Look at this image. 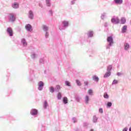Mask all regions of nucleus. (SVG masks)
Returning <instances> with one entry per match:
<instances>
[{
	"label": "nucleus",
	"mask_w": 131,
	"mask_h": 131,
	"mask_svg": "<svg viewBox=\"0 0 131 131\" xmlns=\"http://www.w3.org/2000/svg\"><path fill=\"white\" fill-rule=\"evenodd\" d=\"M49 13L50 14H51V15H53V10H49Z\"/></svg>",
	"instance_id": "obj_43"
},
{
	"label": "nucleus",
	"mask_w": 131,
	"mask_h": 131,
	"mask_svg": "<svg viewBox=\"0 0 131 131\" xmlns=\"http://www.w3.org/2000/svg\"><path fill=\"white\" fill-rule=\"evenodd\" d=\"M28 18L30 19V20H33L34 18V13H33V11L32 10H30L28 12Z\"/></svg>",
	"instance_id": "obj_4"
},
{
	"label": "nucleus",
	"mask_w": 131,
	"mask_h": 131,
	"mask_svg": "<svg viewBox=\"0 0 131 131\" xmlns=\"http://www.w3.org/2000/svg\"><path fill=\"white\" fill-rule=\"evenodd\" d=\"M84 85H89V81H85L84 82Z\"/></svg>",
	"instance_id": "obj_40"
},
{
	"label": "nucleus",
	"mask_w": 131,
	"mask_h": 131,
	"mask_svg": "<svg viewBox=\"0 0 131 131\" xmlns=\"http://www.w3.org/2000/svg\"><path fill=\"white\" fill-rule=\"evenodd\" d=\"M25 28L26 30H27V31H29V32H31V31H32L33 30L32 26L29 24L26 25Z\"/></svg>",
	"instance_id": "obj_7"
},
{
	"label": "nucleus",
	"mask_w": 131,
	"mask_h": 131,
	"mask_svg": "<svg viewBox=\"0 0 131 131\" xmlns=\"http://www.w3.org/2000/svg\"><path fill=\"white\" fill-rule=\"evenodd\" d=\"M121 74L120 73H118V74H117L118 75H121Z\"/></svg>",
	"instance_id": "obj_48"
},
{
	"label": "nucleus",
	"mask_w": 131,
	"mask_h": 131,
	"mask_svg": "<svg viewBox=\"0 0 131 131\" xmlns=\"http://www.w3.org/2000/svg\"><path fill=\"white\" fill-rule=\"evenodd\" d=\"M57 98L58 100H61L62 99V93L61 92H58Z\"/></svg>",
	"instance_id": "obj_17"
},
{
	"label": "nucleus",
	"mask_w": 131,
	"mask_h": 131,
	"mask_svg": "<svg viewBox=\"0 0 131 131\" xmlns=\"http://www.w3.org/2000/svg\"><path fill=\"white\" fill-rule=\"evenodd\" d=\"M43 86H45V83L42 81H40L38 83V91H42L43 90Z\"/></svg>",
	"instance_id": "obj_3"
},
{
	"label": "nucleus",
	"mask_w": 131,
	"mask_h": 131,
	"mask_svg": "<svg viewBox=\"0 0 131 131\" xmlns=\"http://www.w3.org/2000/svg\"><path fill=\"white\" fill-rule=\"evenodd\" d=\"M12 8H13V9H18L19 8V4H18L17 3H14L12 4Z\"/></svg>",
	"instance_id": "obj_12"
},
{
	"label": "nucleus",
	"mask_w": 131,
	"mask_h": 131,
	"mask_svg": "<svg viewBox=\"0 0 131 131\" xmlns=\"http://www.w3.org/2000/svg\"><path fill=\"white\" fill-rule=\"evenodd\" d=\"M49 106V104H48V102L47 100L45 101L43 103V108L44 109H47V107Z\"/></svg>",
	"instance_id": "obj_23"
},
{
	"label": "nucleus",
	"mask_w": 131,
	"mask_h": 131,
	"mask_svg": "<svg viewBox=\"0 0 131 131\" xmlns=\"http://www.w3.org/2000/svg\"><path fill=\"white\" fill-rule=\"evenodd\" d=\"M104 98H105V99H108V98H109V96L108 95V94H107L106 93H105L104 94Z\"/></svg>",
	"instance_id": "obj_35"
},
{
	"label": "nucleus",
	"mask_w": 131,
	"mask_h": 131,
	"mask_svg": "<svg viewBox=\"0 0 131 131\" xmlns=\"http://www.w3.org/2000/svg\"><path fill=\"white\" fill-rule=\"evenodd\" d=\"M110 75H111V72L108 71V72L106 73L104 75V78H107L108 77V76H110Z\"/></svg>",
	"instance_id": "obj_21"
},
{
	"label": "nucleus",
	"mask_w": 131,
	"mask_h": 131,
	"mask_svg": "<svg viewBox=\"0 0 131 131\" xmlns=\"http://www.w3.org/2000/svg\"><path fill=\"white\" fill-rule=\"evenodd\" d=\"M88 94H89V95H90V96H92V95H93V90H89V91H88Z\"/></svg>",
	"instance_id": "obj_31"
},
{
	"label": "nucleus",
	"mask_w": 131,
	"mask_h": 131,
	"mask_svg": "<svg viewBox=\"0 0 131 131\" xmlns=\"http://www.w3.org/2000/svg\"><path fill=\"white\" fill-rule=\"evenodd\" d=\"M98 121V118L96 116L93 117V122L96 123Z\"/></svg>",
	"instance_id": "obj_29"
},
{
	"label": "nucleus",
	"mask_w": 131,
	"mask_h": 131,
	"mask_svg": "<svg viewBox=\"0 0 131 131\" xmlns=\"http://www.w3.org/2000/svg\"><path fill=\"white\" fill-rule=\"evenodd\" d=\"M75 100L77 102H80V100H81V97L79 96H76L75 97Z\"/></svg>",
	"instance_id": "obj_27"
},
{
	"label": "nucleus",
	"mask_w": 131,
	"mask_h": 131,
	"mask_svg": "<svg viewBox=\"0 0 131 131\" xmlns=\"http://www.w3.org/2000/svg\"><path fill=\"white\" fill-rule=\"evenodd\" d=\"M92 78H93V80L94 81H97L98 82V80H99V77H98V76H96V75H94L92 77Z\"/></svg>",
	"instance_id": "obj_19"
},
{
	"label": "nucleus",
	"mask_w": 131,
	"mask_h": 131,
	"mask_svg": "<svg viewBox=\"0 0 131 131\" xmlns=\"http://www.w3.org/2000/svg\"><path fill=\"white\" fill-rule=\"evenodd\" d=\"M76 83H77V85H79V86L81 85V82H80V81H79L78 80H76Z\"/></svg>",
	"instance_id": "obj_33"
},
{
	"label": "nucleus",
	"mask_w": 131,
	"mask_h": 131,
	"mask_svg": "<svg viewBox=\"0 0 131 131\" xmlns=\"http://www.w3.org/2000/svg\"><path fill=\"white\" fill-rule=\"evenodd\" d=\"M55 90L57 91V92H59V91H60V90H61V87L60 86V85H57L56 86Z\"/></svg>",
	"instance_id": "obj_28"
},
{
	"label": "nucleus",
	"mask_w": 131,
	"mask_h": 131,
	"mask_svg": "<svg viewBox=\"0 0 131 131\" xmlns=\"http://www.w3.org/2000/svg\"><path fill=\"white\" fill-rule=\"evenodd\" d=\"M45 37L46 38H48V37H49V32H46Z\"/></svg>",
	"instance_id": "obj_36"
},
{
	"label": "nucleus",
	"mask_w": 131,
	"mask_h": 131,
	"mask_svg": "<svg viewBox=\"0 0 131 131\" xmlns=\"http://www.w3.org/2000/svg\"><path fill=\"white\" fill-rule=\"evenodd\" d=\"M111 22H112V23H115V24H119L120 20L119 19H118V18H112Z\"/></svg>",
	"instance_id": "obj_9"
},
{
	"label": "nucleus",
	"mask_w": 131,
	"mask_h": 131,
	"mask_svg": "<svg viewBox=\"0 0 131 131\" xmlns=\"http://www.w3.org/2000/svg\"><path fill=\"white\" fill-rule=\"evenodd\" d=\"M46 4L47 7H51L52 6V3H51V0H46Z\"/></svg>",
	"instance_id": "obj_15"
},
{
	"label": "nucleus",
	"mask_w": 131,
	"mask_h": 131,
	"mask_svg": "<svg viewBox=\"0 0 131 131\" xmlns=\"http://www.w3.org/2000/svg\"><path fill=\"white\" fill-rule=\"evenodd\" d=\"M62 26H59L60 30H64L69 26V22L68 21L63 20L62 21Z\"/></svg>",
	"instance_id": "obj_1"
},
{
	"label": "nucleus",
	"mask_w": 131,
	"mask_h": 131,
	"mask_svg": "<svg viewBox=\"0 0 131 131\" xmlns=\"http://www.w3.org/2000/svg\"><path fill=\"white\" fill-rule=\"evenodd\" d=\"M114 2L116 4L120 5L123 3V1L122 0H114Z\"/></svg>",
	"instance_id": "obj_22"
},
{
	"label": "nucleus",
	"mask_w": 131,
	"mask_h": 131,
	"mask_svg": "<svg viewBox=\"0 0 131 131\" xmlns=\"http://www.w3.org/2000/svg\"><path fill=\"white\" fill-rule=\"evenodd\" d=\"M111 69H112V66L110 65L107 67V71H111Z\"/></svg>",
	"instance_id": "obj_32"
},
{
	"label": "nucleus",
	"mask_w": 131,
	"mask_h": 131,
	"mask_svg": "<svg viewBox=\"0 0 131 131\" xmlns=\"http://www.w3.org/2000/svg\"><path fill=\"white\" fill-rule=\"evenodd\" d=\"M107 107H111L112 106V103L108 102L107 104Z\"/></svg>",
	"instance_id": "obj_37"
},
{
	"label": "nucleus",
	"mask_w": 131,
	"mask_h": 131,
	"mask_svg": "<svg viewBox=\"0 0 131 131\" xmlns=\"http://www.w3.org/2000/svg\"><path fill=\"white\" fill-rule=\"evenodd\" d=\"M120 22L121 24H125L126 22V19L124 17H122L120 19Z\"/></svg>",
	"instance_id": "obj_16"
},
{
	"label": "nucleus",
	"mask_w": 131,
	"mask_h": 131,
	"mask_svg": "<svg viewBox=\"0 0 131 131\" xmlns=\"http://www.w3.org/2000/svg\"><path fill=\"white\" fill-rule=\"evenodd\" d=\"M39 6L40 8H43V6L42 4H41V3H39Z\"/></svg>",
	"instance_id": "obj_42"
},
{
	"label": "nucleus",
	"mask_w": 131,
	"mask_h": 131,
	"mask_svg": "<svg viewBox=\"0 0 131 131\" xmlns=\"http://www.w3.org/2000/svg\"><path fill=\"white\" fill-rule=\"evenodd\" d=\"M118 82V81L117 80H114L113 82V84H116Z\"/></svg>",
	"instance_id": "obj_39"
},
{
	"label": "nucleus",
	"mask_w": 131,
	"mask_h": 131,
	"mask_svg": "<svg viewBox=\"0 0 131 131\" xmlns=\"http://www.w3.org/2000/svg\"><path fill=\"white\" fill-rule=\"evenodd\" d=\"M99 112H100V113H103V110H102V108H100V109L99 110Z\"/></svg>",
	"instance_id": "obj_46"
},
{
	"label": "nucleus",
	"mask_w": 131,
	"mask_h": 131,
	"mask_svg": "<svg viewBox=\"0 0 131 131\" xmlns=\"http://www.w3.org/2000/svg\"><path fill=\"white\" fill-rule=\"evenodd\" d=\"M63 103L64 104H67L68 103V99L67 97H64L63 98Z\"/></svg>",
	"instance_id": "obj_20"
},
{
	"label": "nucleus",
	"mask_w": 131,
	"mask_h": 131,
	"mask_svg": "<svg viewBox=\"0 0 131 131\" xmlns=\"http://www.w3.org/2000/svg\"><path fill=\"white\" fill-rule=\"evenodd\" d=\"M42 29L45 32H48V31H49V27H48V26L43 25Z\"/></svg>",
	"instance_id": "obj_14"
},
{
	"label": "nucleus",
	"mask_w": 131,
	"mask_h": 131,
	"mask_svg": "<svg viewBox=\"0 0 131 131\" xmlns=\"http://www.w3.org/2000/svg\"><path fill=\"white\" fill-rule=\"evenodd\" d=\"M94 34V33L93 31H90L88 33V37H93V35Z\"/></svg>",
	"instance_id": "obj_24"
},
{
	"label": "nucleus",
	"mask_w": 131,
	"mask_h": 131,
	"mask_svg": "<svg viewBox=\"0 0 131 131\" xmlns=\"http://www.w3.org/2000/svg\"><path fill=\"white\" fill-rule=\"evenodd\" d=\"M84 126H88L89 125V123L85 122V123H84V124H83Z\"/></svg>",
	"instance_id": "obj_41"
},
{
	"label": "nucleus",
	"mask_w": 131,
	"mask_h": 131,
	"mask_svg": "<svg viewBox=\"0 0 131 131\" xmlns=\"http://www.w3.org/2000/svg\"><path fill=\"white\" fill-rule=\"evenodd\" d=\"M127 128H124L123 129V131H127Z\"/></svg>",
	"instance_id": "obj_47"
},
{
	"label": "nucleus",
	"mask_w": 131,
	"mask_h": 131,
	"mask_svg": "<svg viewBox=\"0 0 131 131\" xmlns=\"http://www.w3.org/2000/svg\"><path fill=\"white\" fill-rule=\"evenodd\" d=\"M126 30H127V26H123V27L122 28V33H125V32H126Z\"/></svg>",
	"instance_id": "obj_13"
},
{
	"label": "nucleus",
	"mask_w": 131,
	"mask_h": 131,
	"mask_svg": "<svg viewBox=\"0 0 131 131\" xmlns=\"http://www.w3.org/2000/svg\"><path fill=\"white\" fill-rule=\"evenodd\" d=\"M7 32L8 34H9V36H13L14 34L13 32V30L11 27H9L7 29Z\"/></svg>",
	"instance_id": "obj_6"
},
{
	"label": "nucleus",
	"mask_w": 131,
	"mask_h": 131,
	"mask_svg": "<svg viewBox=\"0 0 131 131\" xmlns=\"http://www.w3.org/2000/svg\"><path fill=\"white\" fill-rule=\"evenodd\" d=\"M21 43L23 44L24 47H26L27 46V42H26V40L24 38L22 39Z\"/></svg>",
	"instance_id": "obj_18"
},
{
	"label": "nucleus",
	"mask_w": 131,
	"mask_h": 131,
	"mask_svg": "<svg viewBox=\"0 0 131 131\" xmlns=\"http://www.w3.org/2000/svg\"><path fill=\"white\" fill-rule=\"evenodd\" d=\"M75 1H72V2H71V5H74V4H75V2H74Z\"/></svg>",
	"instance_id": "obj_45"
},
{
	"label": "nucleus",
	"mask_w": 131,
	"mask_h": 131,
	"mask_svg": "<svg viewBox=\"0 0 131 131\" xmlns=\"http://www.w3.org/2000/svg\"><path fill=\"white\" fill-rule=\"evenodd\" d=\"M36 57H37V54H36L34 53H32V54H31L32 59H35V58H36Z\"/></svg>",
	"instance_id": "obj_26"
},
{
	"label": "nucleus",
	"mask_w": 131,
	"mask_h": 131,
	"mask_svg": "<svg viewBox=\"0 0 131 131\" xmlns=\"http://www.w3.org/2000/svg\"><path fill=\"white\" fill-rule=\"evenodd\" d=\"M101 19H104L105 18V15L103 14L101 16Z\"/></svg>",
	"instance_id": "obj_44"
},
{
	"label": "nucleus",
	"mask_w": 131,
	"mask_h": 131,
	"mask_svg": "<svg viewBox=\"0 0 131 131\" xmlns=\"http://www.w3.org/2000/svg\"><path fill=\"white\" fill-rule=\"evenodd\" d=\"M73 1H76V0H73Z\"/></svg>",
	"instance_id": "obj_49"
},
{
	"label": "nucleus",
	"mask_w": 131,
	"mask_h": 131,
	"mask_svg": "<svg viewBox=\"0 0 131 131\" xmlns=\"http://www.w3.org/2000/svg\"><path fill=\"white\" fill-rule=\"evenodd\" d=\"M72 120L74 123H76V122H77V119H76V118L75 117L73 118Z\"/></svg>",
	"instance_id": "obj_34"
},
{
	"label": "nucleus",
	"mask_w": 131,
	"mask_h": 131,
	"mask_svg": "<svg viewBox=\"0 0 131 131\" xmlns=\"http://www.w3.org/2000/svg\"><path fill=\"white\" fill-rule=\"evenodd\" d=\"M65 84L66 85H67V86H71V85L70 84V82L68 81H65Z\"/></svg>",
	"instance_id": "obj_30"
},
{
	"label": "nucleus",
	"mask_w": 131,
	"mask_h": 131,
	"mask_svg": "<svg viewBox=\"0 0 131 131\" xmlns=\"http://www.w3.org/2000/svg\"><path fill=\"white\" fill-rule=\"evenodd\" d=\"M37 110L35 108H33L30 112V113L31 115H33V116H35L37 114Z\"/></svg>",
	"instance_id": "obj_8"
},
{
	"label": "nucleus",
	"mask_w": 131,
	"mask_h": 131,
	"mask_svg": "<svg viewBox=\"0 0 131 131\" xmlns=\"http://www.w3.org/2000/svg\"><path fill=\"white\" fill-rule=\"evenodd\" d=\"M84 102L85 103L88 104H89V102H90V97L88 95H86L85 98H84Z\"/></svg>",
	"instance_id": "obj_11"
},
{
	"label": "nucleus",
	"mask_w": 131,
	"mask_h": 131,
	"mask_svg": "<svg viewBox=\"0 0 131 131\" xmlns=\"http://www.w3.org/2000/svg\"><path fill=\"white\" fill-rule=\"evenodd\" d=\"M9 19L11 22H15V20H16V14L14 13H10Z\"/></svg>",
	"instance_id": "obj_2"
},
{
	"label": "nucleus",
	"mask_w": 131,
	"mask_h": 131,
	"mask_svg": "<svg viewBox=\"0 0 131 131\" xmlns=\"http://www.w3.org/2000/svg\"><path fill=\"white\" fill-rule=\"evenodd\" d=\"M45 62V59L43 58H40L39 60L40 63H43Z\"/></svg>",
	"instance_id": "obj_38"
},
{
	"label": "nucleus",
	"mask_w": 131,
	"mask_h": 131,
	"mask_svg": "<svg viewBox=\"0 0 131 131\" xmlns=\"http://www.w3.org/2000/svg\"><path fill=\"white\" fill-rule=\"evenodd\" d=\"M129 48H130V46H129V43L127 42H125L124 43V49L125 51H128V50H129Z\"/></svg>",
	"instance_id": "obj_10"
},
{
	"label": "nucleus",
	"mask_w": 131,
	"mask_h": 131,
	"mask_svg": "<svg viewBox=\"0 0 131 131\" xmlns=\"http://www.w3.org/2000/svg\"><path fill=\"white\" fill-rule=\"evenodd\" d=\"M49 91L50 93H52V94L55 92V88L53 86H51L49 88Z\"/></svg>",
	"instance_id": "obj_25"
},
{
	"label": "nucleus",
	"mask_w": 131,
	"mask_h": 131,
	"mask_svg": "<svg viewBox=\"0 0 131 131\" xmlns=\"http://www.w3.org/2000/svg\"><path fill=\"white\" fill-rule=\"evenodd\" d=\"M107 41L108 42L110 46H112L114 43L112 36L107 37Z\"/></svg>",
	"instance_id": "obj_5"
}]
</instances>
